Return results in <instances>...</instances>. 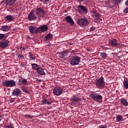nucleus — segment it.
<instances>
[{"instance_id": "obj_33", "label": "nucleus", "mask_w": 128, "mask_h": 128, "mask_svg": "<svg viewBox=\"0 0 128 128\" xmlns=\"http://www.w3.org/2000/svg\"><path fill=\"white\" fill-rule=\"evenodd\" d=\"M116 3L114 2H112V4H110L108 5V8H114L116 6Z\"/></svg>"}, {"instance_id": "obj_51", "label": "nucleus", "mask_w": 128, "mask_h": 128, "mask_svg": "<svg viewBox=\"0 0 128 128\" xmlns=\"http://www.w3.org/2000/svg\"><path fill=\"white\" fill-rule=\"evenodd\" d=\"M68 44L69 46H72V43H68Z\"/></svg>"}, {"instance_id": "obj_4", "label": "nucleus", "mask_w": 128, "mask_h": 128, "mask_svg": "<svg viewBox=\"0 0 128 128\" xmlns=\"http://www.w3.org/2000/svg\"><path fill=\"white\" fill-rule=\"evenodd\" d=\"M80 57L78 56H73L70 61V63L72 66H78L80 64Z\"/></svg>"}, {"instance_id": "obj_32", "label": "nucleus", "mask_w": 128, "mask_h": 128, "mask_svg": "<svg viewBox=\"0 0 128 128\" xmlns=\"http://www.w3.org/2000/svg\"><path fill=\"white\" fill-rule=\"evenodd\" d=\"M6 38V34H0V40H2Z\"/></svg>"}, {"instance_id": "obj_46", "label": "nucleus", "mask_w": 128, "mask_h": 128, "mask_svg": "<svg viewBox=\"0 0 128 128\" xmlns=\"http://www.w3.org/2000/svg\"><path fill=\"white\" fill-rule=\"evenodd\" d=\"M27 38H28V40H32V38L28 36H27Z\"/></svg>"}, {"instance_id": "obj_21", "label": "nucleus", "mask_w": 128, "mask_h": 128, "mask_svg": "<svg viewBox=\"0 0 128 128\" xmlns=\"http://www.w3.org/2000/svg\"><path fill=\"white\" fill-rule=\"evenodd\" d=\"M6 22H14V18L12 15H8L6 17Z\"/></svg>"}, {"instance_id": "obj_15", "label": "nucleus", "mask_w": 128, "mask_h": 128, "mask_svg": "<svg viewBox=\"0 0 128 128\" xmlns=\"http://www.w3.org/2000/svg\"><path fill=\"white\" fill-rule=\"evenodd\" d=\"M21 92L20 89L16 88L12 90V95L13 96H16L18 98Z\"/></svg>"}, {"instance_id": "obj_31", "label": "nucleus", "mask_w": 128, "mask_h": 128, "mask_svg": "<svg viewBox=\"0 0 128 128\" xmlns=\"http://www.w3.org/2000/svg\"><path fill=\"white\" fill-rule=\"evenodd\" d=\"M22 90L24 92L28 94H30V92H28V86H24L22 88Z\"/></svg>"}, {"instance_id": "obj_16", "label": "nucleus", "mask_w": 128, "mask_h": 128, "mask_svg": "<svg viewBox=\"0 0 128 128\" xmlns=\"http://www.w3.org/2000/svg\"><path fill=\"white\" fill-rule=\"evenodd\" d=\"M108 44H110V46H118V40L116 38H113L112 40H109Z\"/></svg>"}, {"instance_id": "obj_22", "label": "nucleus", "mask_w": 128, "mask_h": 128, "mask_svg": "<svg viewBox=\"0 0 128 128\" xmlns=\"http://www.w3.org/2000/svg\"><path fill=\"white\" fill-rule=\"evenodd\" d=\"M40 104L42 106H44V104H48V106H50L52 104V102H50L48 100L46 99H43L40 101Z\"/></svg>"}, {"instance_id": "obj_45", "label": "nucleus", "mask_w": 128, "mask_h": 128, "mask_svg": "<svg viewBox=\"0 0 128 128\" xmlns=\"http://www.w3.org/2000/svg\"><path fill=\"white\" fill-rule=\"evenodd\" d=\"M78 2H84L85 0H77Z\"/></svg>"}, {"instance_id": "obj_40", "label": "nucleus", "mask_w": 128, "mask_h": 128, "mask_svg": "<svg viewBox=\"0 0 128 128\" xmlns=\"http://www.w3.org/2000/svg\"><path fill=\"white\" fill-rule=\"evenodd\" d=\"M24 118H32V116L30 114H25L24 115Z\"/></svg>"}, {"instance_id": "obj_3", "label": "nucleus", "mask_w": 128, "mask_h": 128, "mask_svg": "<svg viewBox=\"0 0 128 128\" xmlns=\"http://www.w3.org/2000/svg\"><path fill=\"white\" fill-rule=\"evenodd\" d=\"M2 84L3 86L6 88H13L16 86V82L13 80H4L2 82Z\"/></svg>"}, {"instance_id": "obj_28", "label": "nucleus", "mask_w": 128, "mask_h": 128, "mask_svg": "<svg viewBox=\"0 0 128 128\" xmlns=\"http://www.w3.org/2000/svg\"><path fill=\"white\" fill-rule=\"evenodd\" d=\"M28 57L29 58H30V60H36V57L34 56V54H32V52H30L28 53Z\"/></svg>"}, {"instance_id": "obj_50", "label": "nucleus", "mask_w": 128, "mask_h": 128, "mask_svg": "<svg viewBox=\"0 0 128 128\" xmlns=\"http://www.w3.org/2000/svg\"><path fill=\"white\" fill-rule=\"evenodd\" d=\"M13 31L14 32H16V28H14Z\"/></svg>"}, {"instance_id": "obj_14", "label": "nucleus", "mask_w": 128, "mask_h": 128, "mask_svg": "<svg viewBox=\"0 0 128 128\" xmlns=\"http://www.w3.org/2000/svg\"><path fill=\"white\" fill-rule=\"evenodd\" d=\"M90 12L92 14L93 18L95 20H100V13L94 10L91 11Z\"/></svg>"}, {"instance_id": "obj_6", "label": "nucleus", "mask_w": 128, "mask_h": 128, "mask_svg": "<svg viewBox=\"0 0 128 128\" xmlns=\"http://www.w3.org/2000/svg\"><path fill=\"white\" fill-rule=\"evenodd\" d=\"M78 24H79L80 26H88L90 22L87 19L84 18H79L77 20Z\"/></svg>"}, {"instance_id": "obj_48", "label": "nucleus", "mask_w": 128, "mask_h": 128, "mask_svg": "<svg viewBox=\"0 0 128 128\" xmlns=\"http://www.w3.org/2000/svg\"><path fill=\"white\" fill-rule=\"evenodd\" d=\"M4 0H3L2 2H1L0 4H4Z\"/></svg>"}, {"instance_id": "obj_5", "label": "nucleus", "mask_w": 128, "mask_h": 128, "mask_svg": "<svg viewBox=\"0 0 128 128\" xmlns=\"http://www.w3.org/2000/svg\"><path fill=\"white\" fill-rule=\"evenodd\" d=\"M90 96L96 102H102V95H100L98 93L91 94Z\"/></svg>"}, {"instance_id": "obj_42", "label": "nucleus", "mask_w": 128, "mask_h": 128, "mask_svg": "<svg viewBox=\"0 0 128 128\" xmlns=\"http://www.w3.org/2000/svg\"><path fill=\"white\" fill-rule=\"evenodd\" d=\"M122 1V0H116V2H114L116 4H120V2Z\"/></svg>"}, {"instance_id": "obj_29", "label": "nucleus", "mask_w": 128, "mask_h": 128, "mask_svg": "<svg viewBox=\"0 0 128 128\" xmlns=\"http://www.w3.org/2000/svg\"><path fill=\"white\" fill-rule=\"evenodd\" d=\"M52 38V34H48L45 36L46 40H50Z\"/></svg>"}, {"instance_id": "obj_17", "label": "nucleus", "mask_w": 128, "mask_h": 128, "mask_svg": "<svg viewBox=\"0 0 128 128\" xmlns=\"http://www.w3.org/2000/svg\"><path fill=\"white\" fill-rule=\"evenodd\" d=\"M28 30L31 34H38V32H36L38 28L36 26H28Z\"/></svg>"}, {"instance_id": "obj_47", "label": "nucleus", "mask_w": 128, "mask_h": 128, "mask_svg": "<svg viewBox=\"0 0 128 128\" xmlns=\"http://www.w3.org/2000/svg\"><path fill=\"white\" fill-rule=\"evenodd\" d=\"M2 115H0V122H2Z\"/></svg>"}, {"instance_id": "obj_37", "label": "nucleus", "mask_w": 128, "mask_h": 128, "mask_svg": "<svg viewBox=\"0 0 128 128\" xmlns=\"http://www.w3.org/2000/svg\"><path fill=\"white\" fill-rule=\"evenodd\" d=\"M40 2L43 4H46V2H50V0H40Z\"/></svg>"}, {"instance_id": "obj_12", "label": "nucleus", "mask_w": 128, "mask_h": 128, "mask_svg": "<svg viewBox=\"0 0 128 128\" xmlns=\"http://www.w3.org/2000/svg\"><path fill=\"white\" fill-rule=\"evenodd\" d=\"M69 51L68 50H64L62 52H60L58 53V56L60 58H64L66 56H68Z\"/></svg>"}, {"instance_id": "obj_26", "label": "nucleus", "mask_w": 128, "mask_h": 128, "mask_svg": "<svg viewBox=\"0 0 128 128\" xmlns=\"http://www.w3.org/2000/svg\"><path fill=\"white\" fill-rule=\"evenodd\" d=\"M124 90H128V79H125L123 82Z\"/></svg>"}, {"instance_id": "obj_49", "label": "nucleus", "mask_w": 128, "mask_h": 128, "mask_svg": "<svg viewBox=\"0 0 128 128\" xmlns=\"http://www.w3.org/2000/svg\"><path fill=\"white\" fill-rule=\"evenodd\" d=\"M26 50V48H22V52H24Z\"/></svg>"}, {"instance_id": "obj_13", "label": "nucleus", "mask_w": 128, "mask_h": 128, "mask_svg": "<svg viewBox=\"0 0 128 128\" xmlns=\"http://www.w3.org/2000/svg\"><path fill=\"white\" fill-rule=\"evenodd\" d=\"M65 20L66 22H68V24H70V26H72L74 24V22L72 20V16H67L65 18Z\"/></svg>"}, {"instance_id": "obj_36", "label": "nucleus", "mask_w": 128, "mask_h": 128, "mask_svg": "<svg viewBox=\"0 0 128 128\" xmlns=\"http://www.w3.org/2000/svg\"><path fill=\"white\" fill-rule=\"evenodd\" d=\"M98 128H108V126L106 124H102L99 126Z\"/></svg>"}, {"instance_id": "obj_24", "label": "nucleus", "mask_w": 128, "mask_h": 128, "mask_svg": "<svg viewBox=\"0 0 128 128\" xmlns=\"http://www.w3.org/2000/svg\"><path fill=\"white\" fill-rule=\"evenodd\" d=\"M31 66H32V70H38L40 68V65H38V64H35V63H34V64H31Z\"/></svg>"}, {"instance_id": "obj_41", "label": "nucleus", "mask_w": 128, "mask_h": 128, "mask_svg": "<svg viewBox=\"0 0 128 128\" xmlns=\"http://www.w3.org/2000/svg\"><path fill=\"white\" fill-rule=\"evenodd\" d=\"M124 14H128V7L126 8L124 10Z\"/></svg>"}, {"instance_id": "obj_19", "label": "nucleus", "mask_w": 128, "mask_h": 128, "mask_svg": "<svg viewBox=\"0 0 128 128\" xmlns=\"http://www.w3.org/2000/svg\"><path fill=\"white\" fill-rule=\"evenodd\" d=\"M12 28V27L10 26H2V28H0V30L2 32H8Z\"/></svg>"}, {"instance_id": "obj_9", "label": "nucleus", "mask_w": 128, "mask_h": 128, "mask_svg": "<svg viewBox=\"0 0 128 128\" xmlns=\"http://www.w3.org/2000/svg\"><path fill=\"white\" fill-rule=\"evenodd\" d=\"M10 46L8 40L4 38L0 42V48H6Z\"/></svg>"}, {"instance_id": "obj_18", "label": "nucleus", "mask_w": 128, "mask_h": 128, "mask_svg": "<svg viewBox=\"0 0 128 128\" xmlns=\"http://www.w3.org/2000/svg\"><path fill=\"white\" fill-rule=\"evenodd\" d=\"M18 82L20 84H19L20 86H22V84H26L28 85V81L22 78L21 77V78H19L18 79Z\"/></svg>"}, {"instance_id": "obj_2", "label": "nucleus", "mask_w": 128, "mask_h": 128, "mask_svg": "<svg viewBox=\"0 0 128 128\" xmlns=\"http://www.w3.org/2000/svg\"><path fill=\"white\" fill-rule=\"evenodd\" d=\"M34 12L39 20H42L46 16V11L40 8H37Z\"/></svg>"}, {"instance_id": "obj_7", "label": "nucleus", "mask_w": 128, "mask_h": 128, "mask_svg": "<svg viewBox=\"0 0 128 128\" xmlns=\"http://www.w3.org/2000/svg\"><path fill=\"white\" fill-rule=\"evenodd\" d=\"M77 12L80 14H88V8L84 6L79 5L77 6Z\"/></svg>"}, {"instance_id": "obj_11", "label": "nucleus", "mask_w": 128, "mask_h": 128, "mask_svg": "<svg viewBox=\"0 0 128 128\" xmlns=\"http://www.w3.org/2000/svg\"><path fill=\"white\" fill-rule=\"evenodd\" d=\"M53 94L56 96H60L62 94V89L60 87H56L53 90Z\"/></svg>"}, {"instance_id": "obj_23", "label": "nucleus", "mask_w": 128, "mask_h": 128, "mask_svg": "<svg viewBox=\"0 0 128 128\" xmlns=\"http://www.w3.org/2000/svg\"><path fill=\"white\" fill-rule=\"evenodd\" d=\"M16 2V0H6L5 2L6 4L10 6L14 4Z\"/></svg>"}, {"instance_id": "obj_44", "label": "nucleus", "mask_w": 128, "mask_h": 128, "mask_svg": "<svg viewBox=\"0 0 128 128\" xmlns=\"http://www.w3.org/2000/svg\"><path fill=\"white\" fill-rule=\"evenodd\" d=\"M125 5L126 6H128V0H126L125 2Z\"/></svg>"}, {"instance_id": "obj_30", "label": "nucleus", "mask_w": 128, "mask_h": 128, "mask_svg": "<svg viewBox=\"0 0 128 128\" xmlns=\"http://www.w3.org/2000/svg\"><path fill=\"white\" fill-rule=\"evenodd\" d=\"M116 120L118 122H122V120H124V118L121 115H118L116 116Z\"/></svg>"}, {"instance_id": "obj_20", "label": "nucleus", "mask_w": 128, "mask_h": 128, "mask_svg": "<svg viewBox=\"0 0 128 128\" xmlns=\"http://www.w3.org/2000/svg\"><path fill=\"white\" fill-rule=\"evenodd\" d=\"M121 104L124 106H128V102L126 99H124V98H122L120 100Z\"/></svg>"}, {"instance_id": "obj_38", "label": "nucleus", "mask_w": 128, "mask_h": 128, "mask_svg": "<svg viewBox=\"0 0 128 128\" xmlns=\"http://www.w3.org/2000/svg\"><path fill=\"white\" fill-rule=\"evenodd\" d=\"M94 30H96V27L94 26H92L90 28V32H94Z\"/></svg>"}, {"instance_id": "obj_35", "label": "nucleus", "mask_w": 128, "mask_h": 128, "mask_svg": "<svg viewBox=\"0 0 128 128\" xmlns=\"http://www.w3.org/2000/svg\"><path fill=\"white\" fill-rule=\"evenodd\" d=\"M4 128H14V126H12V124H8V125L5 124L4 126Z\"/></svg>"}, {"instance_id": "obj_1", "label": "nucleus", "mask_w": 128, "mask_h": 128, "mask_svg": "<svg viewBox=\"0 0 128 128\" xmlns=\"http://www.w3.org/2000/svg\"><path fill=\"white\" fill-rule=\"evenodd\" d=\"M96 88L99 90H102L106 86V82H104V78L101 77L99 79H97L96 81Z\"/></svg>"}, {"instance_id": "obj_8", "label": "nucleus", "mask_w": 128, "mask_h": 128, "mask_svg": "<svg viewBox=\"0 0 128 128\" xmlns=\"http://www.w3.org/2000/svg\"><path fill=\"white\" fill-rule=\"evenodd\" d=\"M48 30V26L46 24L42 25L36 29V32H40V34H42V32H45Z\"/></svg>"}, {"instance_id": "obj_27", "label": "nucleus", "mask_w": 128, "mask_h": 128, "mask_svg": "<svg viewBox=\"0 0 128 128\" xmlns=\"http://www.w3.org/2000/svg\"><path fill=\"white\" fill-rule=\"evenodd\" d=\"M82 100V98L79 97L73 96L71 99V102H78V100Z\"/></svg>"}, {"instance_id": "obj_39", "label": "nucleus", "mask_w": 128, "mask_h": 128, "mask_svg": "<svg viewBox=\"0 0 128 128\" xmlns=\"http://www.w3.org/2000/svg\"><path fill=\"white\" fill-rule=\"evenodd\" d=\"M18 58H19V60H22L24 58V56L19 54L18 55Z\"/></svg>"}, {"instance_id": "obj_10", "label": "nucleus", "mask_w": 128, "mask_h": 128, "mask_svg": "<svg viewBox=\"0 0 128 128\" xmlns=\"http://www.w3.org/2000/svg\"><path fill=\"white\" fill-rule=\"evenodd\" d=\"M34 12H36V11L32 10L29 13L28 18L30 20V22L36 20V14H34Z\"/></svg>"}, {"instance_id": "obj_25", "label": "nucleus", "mask_w": 128, "mask_h": 128, "mask_svg": "<svg viewBox=\"0 0 128 128\" xmlns=\"http://www.w3.org/2000/svg\"><path fill=\"white\" fill-rule=\"evenodd\" d=\"M36 71L40 76H46V72H44L42 67L40 66Z\"/></svg>"}, {"instance_id": "obj_43", "label": "nucleus", "mask_w": 128, "mask_h": 128, "mask_svg": "<svg viewBox=\"0 0 128 128\" xmlns=\"http://www.w3.org/2000/svg\"><path fill=\"white\" fill-rule=\"evenodd\" d=\"M9 101H10V104H12L15 102L14 100L12 99V98L11 99H10Z\"/></svg>"}, {"instance_id": "obj_34", "label": "nucleus", "mask_w": 128, "mask_h": 128, "mask_svg": "<svg viewBox=\"0 0 128 128\" xmlns=\"http://www.w3.org/2000/svg\"><path fill=\"white\" fill-rule=\"evenodd\" d=\"M100 56H101V58H106V56H108V55L106 53L101 52L100 53Z\"/></svg>"}]
</instances>
